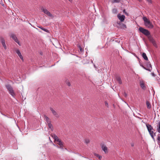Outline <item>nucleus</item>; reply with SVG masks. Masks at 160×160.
Instances as JSON below:
<instances>
[{"label": "nucleus", "mask_w": 160, "mask_h": 160, "mask_svg": "<svg viewBox=\"0 0 160 160\" xmlns=\"http://www.w3.org/2000/svg\"><path fill=\"white\" fill-rule=\"evenodd\" d=\"M143 20L144 21V24L146 26L150 29H152L153 28V25L147 17H144L143 18Z\"/></svg>", "instance_id": "f257e3e1"}, {"label": "nucleus", "mask_w": 160, "mask_h": 160, "mask_svg": "<svg viewBox=\"0 0 160 160\" xmlns=\"http://www.w3.org/2000/svg\"><path fill=\"white\" fill-rule=\"evenodd\" d=\"M5 87L8 90L9 93L13 98L15 97V94L13 90V88L10 84H7Z\"/></svg>", "instance_id": "f03ea898"}, {"label": "nucleus", "mask_w": 160, "mask_h": 160, "mask_svg": "<svg viewBox=\"0 0 160 160\" xmlns=\"http://www.w3.org/2000/svg\"><path fill=\"white\" fill-rule=\"evenodd\" d=\"M40 9L45 14L50 17L52 18H53V15L45 7H42Z\"/></svg>", "instance_id": "7ed1b4c3"}, {"label": "nucleus", "mask_w": 160, "mask_h": 160, "mask_svg": "<svg viewBox=\"0 0 160 160\" xmlns=\"http://www.w3.org/2000/svg\"><path fill=\"white\" fill-rule=\"evenodd\" d=\"M139 29L140 31L144 35L148 36V37L149 36H151L150 32L148 30L142 27H140Z\"/></svg>", "instance_id": "20e7f679"}, {"label": "nucleus", "mask_w": 160, "mask_h": 160, "mask_svg": "<svg viewBox=\"0 0 160 160\" xmlns=\"http://www.w3.org/2000/svg\"><path fill=\"white\" fill-rule=\"evenodd\" d=\"M148 39L150 42H151L153 45L155 47H157V45L156 43V41L152 36H149L148 37Z\"/></svg>", "instance_id": "39448f33"}, {"label": "nucleus", "mask_w": 160, "mask_h": 160, "mask_svg": "<svg viewBox=\"0 0 160 160\" xmlns=\"http://www.w3.org/2000/svg\"><path fill=\"white\" fill-rule=\"evenodd\" d=\"M10 37L14 40V41L18 43L19 45H20L19 42L16 36L14 34L11 33L10 35Z\"/></svg>", "instance_id": "423d86ee"}, {"label": "nucleus", "mask_w": 160, "mask_h": 160, "mask_svg": "<svg viewBox=\"0 0 160 160\" xmlns=\"http://www.w3.org/2000/svg\"><path fill=\"white\" fill-rule=\"evenodd\" d=\"M15 51H16V53L18 55V56L21 59V60L22 61H23L24 59H23V57L22 56V55L19 49H17Z\"/></svg>", "instance_id": "0eeeda50"}, {"label": "nucleus", "mask_w": 160, "mask_h": 160, "mask_svg": "<svg viewBox=\"0 0 160 160\" xmlns=\"http://www.w3.org/2000/svg\"><path fill=\"white\" fill-rule=\"evenodd\" d=\"M0 41L1 42L2 44L4 47V49H7V47L5 44V41L4 38L2 37H0Z\"/></svg>", "instance_id": "6e6552de"}, {"label": "nucleus", "mask_w": 160, "mask_h": 160, "mask_svg": "<svg viewBox=\"0 0 160 160\" xmlns=\"http://www.w3.org/2000/svg\"><path fill=\"white\" fill-rule=\"evenodd\" d=\"M50 109L51 111L53 114L56 118H58L59 117V115L58 113L52 108H50Z\"/></svg>", "instance_id": "1a4fd4ad"}, {"label": "nucleus", "mask_w": 160, "mask_h": 160, "mask_svg": "<svg viewBox=\"0 0 160 160\" xmlns=\"http://www.w3.org/2000/svg\"><path fill=\"white\" fill-rule=\"evenodd\" d=\"M117 17L121 22L123 21L125 18L124 15H121L120 14H118V15Z\"/></svg>", "instance_id": "9d476101"}, {"label": "nucleus", "mask_w": 160, "mask_h": 160, "mask_svg": "<svg viewBox=\"0 0 160 160\" xmlns=\"http://www.w3.org/2000/svg\"><path fill=\"white\" fill-rule=\"evenodd\" d=\"M146 126L149 132L151 131V130H154L152 127L151 125L146 124Z\"/></svg>", "instance_id": "9b49d317"}, {"label": "nucleus", "mask_w": 160, "mask_h": 160, "mask_svg": "<svg viewBox=\"0 0 160 160\" xmlns=\"http://www.w3.org/2000/svg\"><path fill=\"white\" fill-rule=\"evenodd\" d=\"M101 148L105 153H106L108 152V148L104 144L101 145Z\"/></svg>", "instance_id": "f8f14e48"}, {"label": "nucleus", "mask_w": 160, "mask_h": 160, "mask_svg": "<svg viewBox=\"0 0 160 160\" xmlns=\"http://www.w3.org/2000/svg\"><path fill=\"white\" fill-rule=\"evenodd\" d=\"M56 141L58 142V144L60 146V148L62 149L63 148V144L62 142L61 141V140L58 139H57Z\"/></svg>", "instance_id": "ddd939ff"}, {"label": "nucleus", "mask_w": 160, "mask_h": 160, "mask_svg": "<svg viewBox=\"0 0 160 160\" xmlns=\"http://www.w3.org/2000/svg\"><path fill=\"white\" fill-rule=\"evenodd\" d=\"M140 84L141 87L143 89V90H145L146 89V87L145 86V84L144 82L143 81H140Z\"/></svg>", "instance_id": "4468645a"}, {"label": "nucleus", "mask_w": 160, "mask_h": 160, "mask_svg": "<svg viewBox=\"0 0 160 160\" xmlns=\"http://www.w3.org/2000/svg\"><path fill=\"white\" fill-rule=\"evenodd\" d=\"M146 66L147 67V68H149V69H151V70H152V67L151 64H150V62H148L146 63H145Z\"/></svg>", "instance_id": "2eb2a0df"}, {"label": "nucleus", "mask_w": 160, "mask_h": 160, "mask_svg": "<svg viewBox=\"0 0 160 160\" xmlns=\"http://www.w3.org/2000/svg\"><path fill=\"white\" fill-rule=\"evenodd\" d=\"M44 117L45 118V120L46 121L47 124L51 123L49 118H48L46 115H44Z\"/></svg>", "instance_id": "dca6fc26"}, {"label": "nucleus", "mask_w": 160, "mask_h": 160, "mask_svg": "<svg viewBox=\"0 0 160 160\" xmlns=\"http://www.w3.org/2000/svg\"><path fill=\"white\" fill-rule=\"evenodd\" d=\"M153 131L154 130H152V131L149 132V133L150 136H151V137L153 138V139H154V136H155V135H155L156 132L154 133Z\"/></svg>", "instance_id": "f3484780"}, {"label": "nucleus", "mask_w": 160, "mask_h": 160, "mask_svg": "<svg viewBox=\"0 0 160 160\" xmlns=\"http://www.w3.org/2000/svg\"><path fill=\"white\" fill-rule=\"evenodd\" d=\"M142 56L143 58L146 60L148 61V59L145 53L143 52L142 54Z\"/></svg>", "instance_id": "a211bd4d"}, {"label": "nucleus", "mask_w": 160, "mask_h": 160, "mask_svg": "<svg viewBox=\"0 0 160 160\" xmlns=\"http://www.w3.org/2000/svg\"><path fill=\"white\" fill-rule=\"evenodd\" d=\"M157 130L158 132L160 133V121L158 122V125L157 126Z\"/></svg>", "instance_id": "6ab92c4d"}, {"label": "nucleus", "mask_w": 160, "mask_h": 160, "mask_svg": "<svg viewBox=\"0 0 160 160\" xmlns=\"http://www.w3.org/2000/svg\"><path fill=\"white\" fill-rule=\"evenodd\" d=\"M52 137L54 139L55 141H56L57 139H59L58 137L55 134H52Z\"/></svg>", "instance_id": "aec40b11"}, {"label": "nucleus", "mask_w": 160, "mask_h": 160, "mask_svg": "<svg viewBox=\"0 0 160 160\" xmlns=\"http://www.w3.org/2000/svg\"><path fill=\"white\" fill-rule=\"evenodd\" d=\"M116 79L117 80L119 84H122V81L120 77H117L116 78Z\"/></svg>", "instance_id": "412c9836"}, {"label": "nucleus", "mask_w": 160, "mask_h": 160, "mask_svg": "<svg viewBox=\"0 0 160 160\" xmlns=\"http://www.w3.org/2000/svg\"><path fill=\"white\" fill-rule=\"evenodd\" d=\"M146 104L147 107V108L148 109H150L151 108V105L149 102L148 101H147L146 102Z\"/></svg>", "instance_id": "4be33fe9"}, {"label": "nucleus", "mask_w": 160, "mask_h": 160, "mask_svg": "<svg viewBox=\"0 0 160 160\" xmlns=\"http://www.w3.org/2000/svg\"><path fill=\"white\" fill-rule=\"evenodd\" d=\"M140 66L142 67L143 68H144V69L146 70H147L149 72H151V69H149V68H146L145 67H144L143 66V65L142 64H140Z\"/></svg>", "instance_id": "5701e85b"}, {"label": "nucleus", "mask_w": 160, "mask_h": 160, "mask_svg": "<svg viewBox=\"0 0 160 160\" xmlns=\"http://www.w3.org/2000/svg\"><path fill=\"white\" fill-rule=\"evenodd\" d=\"M48 125L49 128H50L51 130L52 131L53 130V127L51 123L48 124Z\"/></svg>", "instance_id": "b1692460"}, {"label": "nucleus", "mask_w": 160, "mask_h": 160, "mask_svg": "<svg viewBox=\"0 0 160 160\" xmlns=\"http://www.w3.org/2000/svg\"><path fill=\"white\" fill-rule=\"evenodd\" d=\"M38 27L39 28H40V29H41L42 30H43L44 31L46 32H48V30H47V29H45L44 28H43L42 27Z\"/></svg>", "instance_id": "393cba45"}, {"label": "nucleus", "mask_w": 160, "mask_h": 160, "mask_svg": "<svg viewBox=\"0 0 160 160\" xmlns=\"http://www.w3.org/2000/svg\"><path fill=\"white\" fill-rule=\"evenodd\" d=\"M121 25V28H122L124 29H126V26L125 24L122 23Z\"/></svg>", "instance_id": "a878e982"}, {"label": "nucleus", "mask_w": 160, "mask_h": 160, "mask_svg": "<svg viewBox=\"0 0 160 160\" xmlns=\"http://www.w3.org/2000/svg\"><path fill=\"white\" fill-rule=\"evenodd\" d=\"M85 142L86 144L89 143L90 142V141L89 139H86L85 140Z\"/></svg>", "instance_id": "bb28decb"}, {"label": "nucleus", "mask_w": 160, "mask_h": 160, "mask_svg": "<svg viewBox=\"0 0 160 160\" xmlns=\"http://www.w3.org/2000/svg\"><path fill=\"white\" fill-rule=\"evenodd\" d=\"M78 47L79 49V50L81 52H82L83 51V49H82V48L80 46V45H79Z\"/></svg>", "instance_id": "cd10ccee"}, {"label": "nucleus", "mask_w": 160, "mask_h": 160, "mask_svg": "<svg viewBox=\"0 0 160 160\" xmlns=\"http://www.w3.org/2000/svg\"><path fill=\"white\" fill-rule=\"evenodd\" d=\"M157 140L158 142H160V136H159V135L158 136Z\"/></svg>", "instance_id": "c85d7f7f"}, {"label": "nucleus", "mask_w": 160, "mask_h": 160, "mask_svg": "<svg viewBox=\"0 0 160 160\" xmlns=\"http://www.w3.org/2000/svg\"><path fill=\"white\" fill-rule=\"evenodd\" d=\"M120 1V0H113L112 2V3H117L119 2Z\"/></svg>", "instance_id": "c756f323"}, {"label": "nucleus", "mask_w": 160, "mask_h": 160, "mask_svg": "<svg viewBox=\"0 0 160 160\" xmlns=\"http://www.w3.org/2000/svg\"><path fill=\"white\" fill-rule=\"evenodd\" d=\"M117 10L116 9H113L112 10V12L113 13H116Z\"/></svg>", "instance_id": "7c9ffc66"}, {"label": "nucleus", "mask_w": 160, "mask_h": 160, "mask_svg": "<svg viewBox=\"0 0 160 160\" xmlns=\"http://www.w3.org/2000/svg\"><path fill=\"white\" fill-rule=\"evenodd\" d=\"M66 83L67 85L68 86H71V84L70 82L69 81L67 82H66Z\"/></svg>", "instance_id": "2f4dec72"}, {"label": "nucleus", "mask_w": 160, "mask_h": 160, "mask_svg": "<svg viewBox=\"0 0 160 160\" xmlns=\"http://www.w3.org/2000/svg\"><path fill=\"white\" fill-rule=\"evenodd\" d=\"M123 95L126 98L127 97L128 95L125 92H124Z\"/></svg>", "instance_id": "473e14b6"}, {"label": "nucleus", "mask_w": 160, "mask_h": 160, "mask_svg": "<svg viewBox=\"0 0 160 160\" xmlns=\"http://www.w3.org/2000/svg\"><path fill=\"white\" fill-rule=\"evenodd\" d=\"M105 104L106 106L108 108V103L107 102L105 101Z\"/></svg>", "instance_id": "72a5a7b5"}, {"label": "nucleus", "mask_w": 160, "mask_h": 160, "mask_svg": "<svg viewBox=\"0 0 160 160\" xmlns=\"http://www.w3.org/2000/svg\"><path fill=\"white\" fill-rule=\"evenodd\" d=\"M123 12L126 15H128V14L127 13V12H126L125 9H124L123 11Z\"/></svg>", "instance_id": "f704fd0d"}, {"label": "nucleus", "mask_w": 160, "mask_h": 160, "mask_svg": "<svg viewBox=\"0 0 160 160\" xmlns=\"http://www.w3.org/2000/svg\"><path fill=\"white\" fill-rule=\"evenodd\" d=\"M131 147H133L134 146V144L133 143H131Z\"/></svg>", "instance_id": "c9c22d12"}, {"label": "nucleus", "mask_w": 160, "mask_h": 160, "mask_svg": "<svg viewBox=\"0 0 160 160\" xmlns=\"http://www.w3.org/2000/svg\"><path fill=\"white\" fill-rule=\"evenodd\" d=\"M98 157V158L99 160H101L102 158V157L101 156H99Z\"/></svg>", "instance_id": "e433bc0d"}, {"label": "nucleus", "mask_w": 160, "mask_h": 160, "mask_svg": "<svg viewBox=\"0 0 160 160\" xmlns=\"http://www.w3.org/2000/svg\"><path fill=\"white\" fill-rule=\"evenodd\" d=\"M147 1L149 3H151V0H147Z\"/></svg>", "instance_id": "4c0bfd02"}, {"label": "nucleus", "mask_w": 160, "mask_h": 160, "mask_svg": "<svg viewBox=\"0 0 160 160\" xmlns=\"http://www.w3.org/2000/svg\"><path fill=\"white\" fill-rule=\"evenodd\" d=\"M151 74L153 76H155V74L153 72H152Z\"/></svg>", "instance_id": "58836bf2"}, {"label": "nucleus", "mask_w": 160, "mask_h": 160, "mask_svg": "<svg viewBox=\"0 0 160 160\" xmlns=\"http://www.w3.org/2000/svg\"><path fill=\"white\" fill-rule=\"evenodd\" d=\"M94 155L98 157L99 156V155H98V154H95Z\"/></svg>", "instance_id": "ea45409f"}, {"label": "nucleus", "mask_w": 160, "mask_h": 160, "mask_svg": "<svg viewBox=\"0 0 160 160\" xmlns=\"http://www.w3.org/2000/svg\"><path fill=\"white\" fill-rule=\"evenodd\" d=\"M69 1H70V2H72V0H68Z\"/></svg>", "instance_id": "a19ab883"}, {"label": "nucleus", "mask_w": 160, "mask_h": 160, "mask_svg": "<svg viewBox=\"0 0 160 160\" xmlns=\"http://www.w3.org/2000/svg\"><path fill=\"white\" fill-rule=\"evenodd\" d=\"M139 64H140H140H142V63L140 62V61H139Z\"/></svg>", "instance_id": "79ce46f5"}, {"label": "nucleus", "mask_w": 160, "mask_h": 160, "mask_svg": "<svg viewBox=\"0 0 160 160\" xmlns=\"http://www.w3.org/2000/svg\"><path fill=\"white\" fill-rule=\"evenodd\" d=\"M3 115L4 116H6V115H5L3 114Z\"/></svg>", "instance_id": "37998d69"}]
</instances>
